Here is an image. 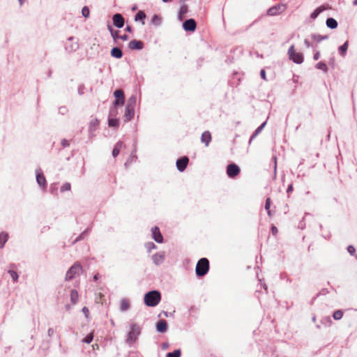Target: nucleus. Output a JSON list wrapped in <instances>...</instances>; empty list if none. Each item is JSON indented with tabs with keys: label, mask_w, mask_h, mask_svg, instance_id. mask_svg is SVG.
<instances>
[{
	"label": "nucleus",
	"mask_w": 357,
	"mask_h": 357,
	"mask_svg": "<svg viewBox=\"0 0 357 357\" xmlns=\"http://www.w3.org/2000/svg\"><path fill=\"white\" fill-rule=\"evenodd\" d=\"M161 301V294L158 290H151L146 292L144 296V304L148 307H155Z\"/></svg>",
	"instance_id": "1"
},
{
	"label": "nucleus",
	"mask_w": 357,
	"mask_h": 357,
	"mask_svg": "<svg viewBox=\"0 0 357 357\" xmlns=\"http://www.w3.org/2000/svg\"><path fill=\"white\" fill-rule=\"evenodd\" d=\"M209 260L207 258L202 257L199 259L195 268V273L197 278H200L206 275L209 271Z\"/></svg>",
	"instance_id": "2"
},
{
	"label": "nucleus",
	"mask_w": 357,
	"mask_h": 357,
	"mask_svg": "<svg viewBox=\"0 0 357 357\" xmlns=\"http://www.w3.org/2000/svg\"><path fill=\"white\" fill-rule=\"evenodd\" d=\"M82 273V266L79 262L77 261L66 272L65 280L66 281H69L75 279Z\"/></svg>",
	"instance_id": "3"
},
{
	"label": "nucleus",
	"mask_w": 357,
	"mask_h": 357,
	"mask_svg": "<svg viewBox=\"0 0 357 357\" xmlns=\"http://www.w3.org/2000/svg\"><path fill=\"white\" fill-rule=\"evenodd\" d=\"M288 56L289 59L296 64H301L304 61L303 54L296 52L294 45H291L289 48Z\"/></svg>",
	"instance_id": "4"
},
{
	"label": "nucleus",
	"mask_w": 357,
	"mask_h": 357,
	"mask_svg": "<svg viewBox=\"0 0 357 357\" xmlns=\"http://www.w3.org/2000/svg\"><path fill=\"white\" fill-rule=\"evenodd\" d=\"M141 332L140 328L136 324L130 325V331L128 333L127 342L131 344L137 340Z\"/></svg>",
	"instance_id": "5"
},
{
	"label": "nucleus",
	"mask_w": 357,
	"mask_h": 357,
	"mask_svg": "<svg viewBox=\"0 0 357 357\" xmlns=\"http://www.w3.org/2000/svg\"><path fill=\"white\" fill-rule=\"evenodd\" d=\"M64 47L68 53L75 52L79 48L78 40L73 37H69L64 44Z\"/></svg>",
	"instance_id": "6"
},
{
	"label": "nucleus",
	"mask_w": 357,
	"mask_h": 357,
	"mask_svg": "<svg viewBox=\"0 0 357 357\" xmlns=\"http://www.w3.org/2000/svg\"><path fill=\"white\" fill-rule=\"evenodd\" d=\"M226 173L229 178H235L241 173V169L236 163L231 162L226 167Z\"/></svg>",
	"instance_id": "7"
},
{
	"label": "nucleus",
	"mask_w": 357,
	"mask_h": 357,
	"mask_svg": "<svg viewBox=\"0 0 357 357\" xmlns=\"http://www.w3.org/2000/svg\"><path fill=\"white\" fill-rule=\"evenodd\" d=\"M113 96L115 100L112 104L115 106H123L125 104V95L122 89H119L114 91Z\"/></svg>",
	"instance_id": "8"
},
{
	"label": "nucleus",
	"mask_w": 357,
	"mask_h": 357,
	"mask_svg": "<svg viewBox=\"0 0 357 357\" xmlns=\"http://www.w3.org/2000/svg\"><path fill=\"white\" fill-rule=\"evenodd\" d=\"M113 26L118 29L123 28L125 24V18L119 13H114L112 17Z\"/></svg>",
	"instance_id": "9"
},
{
	"label": "nucleus",
	"mask_w": 357,
	"mask_h": 357,
	"mask_svg": "<svg viewBox=\"0 0 357 357\" xmlns=\"http://www.w3.org/2000/svg\"><path fill=\"white\" fill-rule=\"evenodd\" d=\"M183 29L185 31L194 32L197 28V22L195 19L189 18L183 22Z\"/></svg>",
	"instance_id": "10"
},
{
	"label": "nucleus",
	"mask_w": 357,
	"mask_h": 357,
	"mask_svg": "<svg viewBox=\"0 0 357 357\" xmlns=\"http://www.w3.org/2000/svg\"><path fill=\"white\" fill-rule=\"evenodd\" d=\"M189 162V158L188 156H182L176 160V165L178 172H183L187 168Z\"/></svg>",
	"instance_id": "11"
},
{
	"label": "nucleus",
	"mask_w": 357,
	"mask_h": 357,
	"mask_svg": "<svg viewBox=\"0 0 357 357\" xmlns=\"http://www.w3.org/2000/svg\"><path fill=\"white\" fill-rule=\"evenodd\" d=\"M285 8L286 7H285L284 4H282V3L276 4L273 6L269 8L266 11V13L269 16L277 15L281 13L282 12H283L285 10Z\"/></svg>",
	"instance_id": "12"
},
{
	"label": "nucleus",
	"mask_w": 357,
	"mask_h": 357,
	"mask_svg": "<svg viewBox=\"0 0 357 357\" xmlns=\"http://www.w3.org/2000/svg\"><path fill=\"white\" fill-rule=\"evenodd\" d=\"M151 236L152 238L158 243H162L164 241L163 236L158 226H154L151 228Z\"/></svg>",
	"instance_id": "13"
},
{
	"label": "nucleus",
	"mask_w": 357,
	"mask_h": 357,
	"mask_svg": "<svg viewBox=\"0 0 357 357\" xmlns=\"http://www.w3.org/2000/svg\"><path fill=\"white\" fill-rule=\"evenodd\" d=\"M165 259V252L164 251L158 252L152 255L151 259L155 266L162 264Z\"/></svg>",
	"instance_id": "14"
},
{
	"label": "nucleus",
	"mask_w": 357,
	"mask_h": 357,
	"mask_svg": "<svg viewBox=\"0 0 357 357\" xmlns=\"http://www.w3.org/2000/svg\"><path fill=\"white\" fill-rule=\"evenodd\" d=\"M156 331L159 333H165L168 329V324L166 320L160 319L155 324Z\"/></svg>",
	"instance_id": "15"
},
{
	"label": "nucleus",
	"mask_w": 357,
	"mask_h": 357,
	"mask_svg": "<svg viewBox=\"0 0 357 357\" xmlns=\"http://www.w3.org/2000/svg\"><path fill=\"white\" fill-rule=\"evenodd\" d=\"M144 44L139 40H132L128 43V48L132 50H141L144 48Z\"/></svg>",
	"instance_id": "16"
},
{
	"label": "nucleus",
	"mask_w": 357,
	"mask_h": 357,
	"mask_svg": "<svg viewBox=\"0 0 357 357\" xmlns=\"http://www.w3.org/2000/svg\"><path fill=\"white\" fill-rule=\"evenodd\" d=\"M135 115V108L128 107L126 106L125 113L123 115V121L125 123H127L131 121Z\"/></svg>",
	"instance_id": "17"
},
{
	"label": "nucleus",
	"mask_w": 357,
	"mask_h": 357,
	"mask_svg": "<svg viewBox=\"0 0 357 357\" xmlns=\"http://www.w3.org/2000/svg\"><path fill=\"white\" fill-rule=\"evenodd\" d=\"M36 181H37L38 184L43 188L46 187V185H47L46 178H45L43 173L40 171V169H37L36 172Z\"/></svg>",
	"instance_id": "18"
},
{
	"label": "nucleus",
	"mask_w": 357,
	"mask_h": 357,
	"mask_svg": "<svg viewBox=\"0 0 357 357\" xmlns=\"http://www.w3.org/2000/svg\"><path fill=\"white\" fill-rule=\"evenodd\" d=\"M15 268H16V264H10L8 273L10 275L13 282H17L19 279V274L15 270Z\"/></svg>",
	"instance_id": "19"
},
{
	"label": "nucleus",
	"mask_w": 357,
	"mask_h": 357,
	"mask_svg": "<svg viewBox=\"0 0 357 357\" xmlns=\"http://www.w3.org/2000/svg\"><path fill=\"white\" fill-rule=\"evenodd\" d=\"M110 54L113 58L121 59L123 56L122 50L119 47H114L112 48Z\"/></svg>",
	"instance_id": "20"
},
{
	"label": "nucleus",
	"mask_w": 357,
	"mask_h": 357,
	"mask_svg": "<svg viewBox=\"0 0 357 357\" xmlns=\"http://www.w3.org/2000/svg\"><path fill=\"white\" fill-rule=\"evenodd\" d=\"M201 141H202V143H204L205 144L206 146H208L209 143L211 141V132L209 131H208V130L204 131L202 134Z\"/></svg>",
	"instance_id": "21"
},
{
	"label": "nucleus",
	"mask_w": 357,
	"mask_h": 357,
	"mask_svg": "<svg viewBox=\"0 0 357 357\" xmlns=\"http://www.w3.org/2000/svg\"><path fill=\"white\" fill-rule=\"evenodd\" d=\"M266 125V121L263 122L252 133L251 135L248 144H250L252 141L263 130Z\"/></svg>",
	"instance_id": "22"
},
{
	"label": "nucleus",
	"mask_w": 357,
	"mask_h": 357,
	"mask_svg": "<svg viewBox=\"0 0 357 357\" xmlns=\"http://www.w3.org/2000/svg\"><path fill=\"white\" fill-rule=\"evenodd\" d=\"M146 17V13L143 10H139L135 15L134 20L135 22H141L142 24H145V19Z\"/></svg>",
	"instance_id": "23"
},
{
	"label": "nucleus",
	"mask_w": 357,
	"mask_h": 357,
	"mask_svg": "<svg viewBox=\"0 0 357 357\" xmlns=\"http://www.w3.org/2000/svg\"><path fill=\"white\" fill-rule=\"evenodd\" d=\"M326 24L327 27L331 29H335L338 26L337 20L333 17H328L326 21Z\"/></svg>",
	"instance_id": "24"
},
{
	"label": "nucleus",
	"mask_w": 357,
	"mask_h": 357,
	"mask_svg": "<svg viewBox=\"0 0 357 357\" xmlns=\"http://www.w3.org/2000/svg\"><path fill=\"white\" fill-rule=\"evenodd\" d=\"M188 7L186 4H183L178 10V19L179 21H182L183 20L184 15L188 13Z\"/></svg>",
	"instance_id": "25"
},
{
	"label": "nucleus",
	"mask_w": 357,
	"mask_h": 357,
	"mask_svg": "<svg viewBox=\"0 0 357 357\" xmlns=\"http://www.w3.org/2000/svg\"><path fill=\"white\" fill-rule=\"evenodd\" d=\"M120 120L116 117L108 118V126L110 128L116 129L119 127Z\"/></svg>",
	"instance_id": "26"
},
{
	"label": "nucleus",
	"mask_w": 357,
	"mask_h": 357,
	"mask_svg": "<svg viewBox=\"0 0 357 357\" xmlns=\"http://www.w3.org/2000/svg\"><path fill=\"white\" fill-rule=\"evenodd\" d=\"M8 234L5 231H1L0 233V248L2 249L4 248L6 243L8 240Z\"/></svg>",
	"instance_id": "27"
},
{
	"label": "nucleus",
	"mask_w": 357,
	"mask_h": 357,
	"mask_svg": "<svg viewBox=\"0 0 357 357\" xmlns=\"http://www.w3.org/2000/svg\"><path fill=\"white\" fill-rule=\"evenodd\" d=\"M349 47V42L345 41L342 45L338 47V52L340 56H344L347 54V50Z\"/></svg>",
	"instance_id": "28"
},
{
	"label": "nucleus",
	"mask_w": 357,
	"mask_h": 357,
	"mask_svg": "<svg viewBox=\"0 0 357 357\" xmlns=\"http://www.w3.org/2000/svg\"><path fill=\"white\" fill-rule=\"evenodd\" d=\"M130 301L127 298H123L121 301V305H120V310L121 311H126L130 308Z\"/></svg>",
	"instance_id": "29"
},
{
	"label": "nucleus",
	"mask_w": 357,
	"mask_h": 357,
	"mask_svg": "<svg viewBox=\"0 0 357 357\" xmlns=\"http://www.w3.org/2000/svg\"><path fill=\"white\" fill-rule=\"evenodd\" d=\"M311 38L317 43H320L324 40H327L328 38V35L322 36L321 34L312 33L311 35Z\"/></svg>",
	"instance_id": "30"
},
{
	"label": "nucleus",
	"mask_w": 357,
	"mask_h": 357,
	"mask_svg": "<svg viewBox=\"0 0 357 357\" xmlns=\"http://www.w3.org/2000/svg\"><path fill=\"white\" fill-rule=\"evenodd\" d=\"M151 23L155 26H160L162 23L161 17L157 14H154L151 17Z\"/></svg>",
	"instance_id": "31"
},
{
	"label": "nucleus",
	"mask_w": 357,
	"mask_h": 357,
	"mask_svg": "<svg viewBox=\"0 0 357 357\" xmlns=\"http://www.w3.org/2000/svg\"><path fill=\"white\" fill-rule=\"evenodd\" d=\"M315 68L317 69L322 70L324 73H327L328 71V68L324 61H319L317 63H316Z\"/></svg>",
	"instance_id": "32"
},
{
	"label": "nucleus",
	"mask_w": 357,
	"mask_h": 357,
	"mask_svg": "<svg viewBox=\"0 0 357 357\" xmlns=\"http://www.w3.org/2000/svg\"><path fill=\"white\" fill-rule=\"evenodd\" d=\"M324 10V8L323 6H319L314 9L313 12L310 14V17L312 20H315L321 13Z\"/></svg>",
	"instance_id": "33"
},
{
	"label": "nucleus",
	"mask_w": 357,
	"mask_h": 357,
	"mask_svg": "<svg viewBox=\"0 0 357 357\" xmlns=\"http://www.w3.org/2000/svg\"><path fill=\"white\" fill-rule=\"evenodd\" d=\"M136 102H137V97L135 95H132L128 98L126 106L128 107L135 108Z\"/></svg>",
	"instance_id": "34"
},
{
	"label": "nucleus",
	"mask_w": 357,
	"mask_h": 357,
	"mask_svg": "<svg viewBox=\"0 0 357 357\" xmlns=\"http://www.w3.org/2000/svg\"><path fill=\"white\" fill-rule=\"evenodd\" d=\"M119 107V106H115L113 105H112V107L109 109L108 118L116 117V116L118 114V107Z\"/></svg>",
	"instance_id": "35"
},
{
	"label": "nucleus",
	"mask_w": 357,
	"mask_h": 357,
	"mask_svg": "<svg viewBox=\"0 0 357 357\" xmlns=\"http://www.w3.org/2000/svg\"><path fill=\"white\" fill-rule=\"evenodd\" d=\"M78 293L76 290L72 289L70 291V301L73 304H76L78 301Z\"/></svg>",
	"instance_id": "36"
},
{
	"label": "nucleus",
	"mask_w": 357,
	"mask_h": 357,
	"mask_svg": "<svg viewBox=\"0 0 357 357\" xmlns=\"http://www.w3.org/2000/svg\"><path fill=\"white\" fill-rule=\"evenodd\" d=\"M181 350L180 349H177L174 350L172 352H168L166 354L165 357H181Z\"/></svg>",
	"instance_id": "37"
},
{
	"label": "nucleus",
	"mask_w": 357,
	"mask_h": 357,
	"mask_svg": "<svg viewBox=\"0 0 357 357\" xmlns=\"http://www.w3.org/2000/svg\"><path fill=\"white\" fill-rule=\"evenodd\" d=\"M88 233V228H86L82 234H80L73 242L72 244H75L76 242L80 241L85 238Z\"/></svg>",
	"instance_id": "38"
},
{
	"label": "nucleus",
	"mask_w": 357,
	"mask_h": 357,
	"mask_svg": "<svg viewBox=\"0 0 357 357\" xmlns=\"http://www.w3.org/2000/svg\"><path fill=\"white\" fill-rule=\"evenodd\" d=\"M342 317H343V312L341 310H337L334 311L333 313V318L335 320H340L342 318Z\"/></svg>",
	"instance_id": "39"
},
{
	"label": "nucleus",
	"mask_w": 357,
	"mask_h": 357,
	"mask_svg": "<svg viewBox=\"0 0 357 357\" xmlns=\"http://www.w3.org/2000/svg\"><path fill=\"white\" fill-rule=\"evenodd\" d=\"M145 248L148 252H150L153 249H157V245L153 242H148L145 243Z\"/></svg>",
	"instance_id": "40"
},
{
	"label": "nucleus",
	"mask_w": 357,
	"mask_h": 357,
	"mask_svg": "<svg viewBox=\"0 0 357 357\" xmlns=\"http://www.w3.org/2000/svg\"><path fill=\"white\" fill-rule=\"evenodd\" d=\"M71 189V185L70 183L66 182L62 185L61 187V192H64L66 191H70Z\"/></svg>",
	"instance_id": "41"
},
{
	"label": "nucleus",
	"mask_w": 357,
	"mask_h": 357,
	"mask_svg": "<svg viewBox=\"0 0 357 357\" xmlns=\"http://www.w3.org/2000/svg\"><path fill=\"white\" fill-rule=\"evenodd\" d=\"M321 324H324L326 326H330L332 324V320L330 317H326L322 319Z\"/></svg>",
	"instance_id": "42"
},
{
	"label": "nucleus",
	"mask_w": 357,
	"mask_h": 357,
	"mask_svg": "<svg viewBox=\"0 0 357 357\" xmlns=\"http://www.w3.org/2000/svg\"><path fill=\"white\" fill-rule=\"evenodd\" d=\"M347 252L352 256H355L357 258V255H356V248L352 245H349L347 248Z\"/></svg>",
	"instance_id": "43"
},
{
	"label": "nucleus",
	"mask_w": 357,
	"mask_h": 357,
	"mask_svg": "<svg viewBox=\"0 0 357 357\" xmlns=\"http://www.w3.org/2000/svg\"><path fill=\"white\" fill-rule=\"evenodd\" d=\"M111 36L112 37L114 43H116L117 40L119 39V36H120L119 31L114 30V31H112Z\"/></svg>",
	"instance_id": "44"
},
{
	"label": "nucleus",
	"mask_w": 357,
	"mask_h": 357,
	"mask_svg": "<svg viewBox=\"0 0 357 357\" xmlns=\"http://www.w3.org/2000/svg\"><path fill=\"white\" fill-rule=\"evenodd\" d=\"M82 15L84 17L89 16V8L87 6H84L82 9Z\"/></svg>",
	"instance_id": "45"
},
{
	"label": "nucleus",
	"mask_w": 357,
	"mask_h": 357,
	"mask_svg": "<svg viewBox=\"0 0 357 357\" xmlns=\"http://www.w3.org/2000/svg\"><path fill=\"white\" fill-rule=\"evenodd\" d=\"M114 148H117V149H119V151H121L122 149H125L126 148V145L125 144L123 143V142L119 140V142H117L114 146Z\"/></svg>",
	"instance_id": "46"
},
{
	"label": "nucleus",
	"mask_w": 357,
	"mask_h": 357,
	"mask_svg": "<svg viewBox=\"0 0 357 357\" xmlns=\"http://www.w3.org/2000/svg\"><path fill=\"white\" fill-rule=\"evenodd\" d=\"M271 206V199L270 197H267L265 201L264 208L266 211L270 210Z\"/></svg>",
	"instance_id": "47"
},
{
	"label": "nucleus",
	"mask_w": 357,
	"mask_h": 357,
	"mask_svg": "<svg viewBox=\"0 0 357 357\" xmlns=\"http://www.w3.org/2000/svg\"><path fill=\"white\" fill-rule=\"evenodd\" d=\"M99 124V121L97 119H94L91 120V132L92 131L93 128L97 126Z\"/></svg>",
	"instance_id": "48"
},
{
	"label": "nucleus",
	"mask_w": 357,
	"mask_h": 357,
	"mask_svg": "<svg viewBox=\"0 0 357 357\" xmlns=\"http://www.w3.org/2000/svg\"><path fill=\"white\" fill-rule=\"evenodd\" d=\"M68 109L66 106H61L59 108V114L64 115L68 112Z\"/></svg>",
	"instance_id": "49"
},
{
	"label": "nucleus",
	"mask_w": 357,
	"mask_h": 357,
	"mask_svg": "<svg viewBox=\"0 0 357 357\" xmlns=\"http://www.w3.org/2000/svg\"><path fill=\"white\" fill-rule=\"evenodd\" d=\"M304 44L305 45V47H307V48H309L310 47H312L313 50H315L317 49V46H313L308 39H305L304 40Z\"/></svg>",
	"instance_id": "50"
},
{
	"label": "nucleus",
	"mask_w": 357,
	"mask_h": 357,
	"mask_svg": "<svg viewBox=\"0 0 357 357\" xmlns=\"http://www.w3.org/2000/svg\"><path fill=\"white\" fill-rule=\"evenodd\" d=\"M86 88L84 85L81 84L78 86L77 92L79 95H83L84 93Z\"/></svg>",
	"instance_id": "51"
},
{
	"label": "nucleus",
	"mask_w": 357,
	"mask_h": 357,
	"mask_svg": "<svg viewBox=\"0 0 357 357\" xmlns=\"http://www.w3.org/2000/svg\"><path fill=\"white\" fill-rule=\"evenodd\" d=\"M61 146L63 147V148H66V147H68L69 146L70 144H69V141L66 139H63L61 141Z\"/></svg>",
	"instance_id": "52"
},
{
	"label": "nucleus",
	"mask_w": 357,
	"mask_h": 357,
	"mask_svg": "<svg viewBox=\"0 0 357 357\" xmlns=\"http://www.w3.org/2000/svg\"><path fill=\"white\" fill-rule=\"evenodd\" d=\"M271 231L273 236H275L278 234V228L274 225H271Z\"/></svg>",
	"instance_id": "53"
},
{
	"label": "nucleus",
	"mask_w": 357,
	"mask_h": 357,
	"mask_svg": "<svg viewBox=\"0 0 357 357\" xmlns=\"http://www.w3.org/2000/svg\"><path fill=\"white\" fill-rule=\"evenodd\" d=\"M314 51H315V52L313 55V59L314 61H317L320 58V52L317 51L316 50Z\"/></svg>",
	"instance_id": "54"
},
{
	"label": "nucleus",
	"mask_w": 357,
	"mask_h": 357,
	"mask_svg": "<svg viewBox=\"0 0 357 357\" xmlns=\"http://www.w3.org/2000/svg\"><path fill=\"white\" fill-rule=\"evenodd\" d=\"M119 153H120L119 149H117V148L114 147V149L112 150V156L114 158H116L119 155Z\"/></svg>",
	"instance_id": "55"
},
{
	"label": "nucleus",
	"mask_w": 357,
	"mask_h": 357,
	"mask_svg": "<svg viewBox=\"0 0 357 357\" xmlns=\"http://www.w3.org/2000/svg\"><path fill=\"white\" fill-rule=\"evenodd\" d=\"M260 77L264 80H266V75L264 69H261L260 71Z\"/></svg>",
	"instance_id": "56"
},
{
	"label": "nucleus",
	"mask_w": 357,
	"mask_h": 357,
	"mask_svg": "<svg viewBox=\"0 0 357 357\" xmlns=\"http://www.w3.org/2000/svg\"><path fill=\"white\" fill-rule=\"evenodd\" d=\"M175 311H173L172 312H166V311H162V314L165 315V317H173L174 316V314Z\"/></svg>",
	"instance_id": "57"
},
{
	"label": "nucleus",
	"mask_w": 357,
	"mask_h": 357,
	"mask_svg": "<svg viewBox=\"0 0 357 357\" xmlns=\"http://www.w3.org/2000/svg\"><path fill=\"white\" fill-rule=\"evenodd\" d=\"M100 278V275L99 273H96L93 277V281L95 282H98L99 279Z\"/></svg>",
	"instance_id": "58"
},
{
	"label": "nucleus",
	"mask_w": 357,
	"mask_h": 357,
	"mask_svg": "<svg viewBox=\"0 0 357 357\" xmlns=\"http://www.w3.org/2000/svg\"><path fill=\"white\" fill-rule=\"evenodd\" d=\"M329 65L332 67V68H335V58L331 57L329 59Z\"/></svg>",
	"instance_id": "59"
},
{
	"label": "nucleus",
	"mask_w": 357,
	"mask_h": 357,
	"mask_svg": "<svg viewBox=\"0 0 357 357\" xmlns=\"http://www.w3.org/2000/svg\"><path fill=\"white\" fill-rule=\"evenodd\" d=\"M119 39H121L123 41H126L129 39V36L127 34L121 35L119 36Z\"/></svg>",
	"instance_id": "60"
},
{
	"label": "nucleus",
	"mask_w": 357,
	"mask_h": 357,
	"mask_svg": "<svg viewBox=\"0 0 357 357\" xmlns=\"http://www.w3.org/2000/svg\"><path fill=\"white\" fill-rule=\"evenodd\" d=\"M294 190V187H293V184L291 183L288 185L287 188V193L289 194L291 193Z\"/></svg>",
	"instance_id": "61"
},
{
	"label": "nucleus",
	"mask_w": 357,
	"mask_h": 357,
	"mask_svg": "<svg viewBox=\"0 0 357 357\" xmlns=\"http://www.w3.org/2000/svg\"><path fill=\"white\" fill-rule=\"evenodd\" d=\"M82 312L84 313L85 314V317L86 318L89 317V314H88V312H89V308L86 306H84L83 308H82Z\"/></svg>",
	"instance_id": "62"
},
{
	"label": "nucleus",
	"mask_w": 357,
	"mask_h": 357,
	"mask_svg": "<svg viewBox=\"0 0 357 357\" xmlns=\"http://www.w3.org/2000/svg\"><path fill=\"white\" fill-rule=\"evenodd\" d=\"M54 333V331L52 328H50L47 331V335L49 337H52Z\"/></svg>",
	"instance_id": "63"
},
{
	"label": "nucleus",
	"mask_w": 357,
	"mask_h": 357,
	"mask_svg": "<svg viewBox=\"0 0 357 357\" xmlns=\"http://www.w3.org/2000/svg\"><path fill=\"white\" fill-rule=\"evenodd\" d=\"M107 29L109 31L110 34L112 33V31L115 30V29H114L112 25H111L109 22L107 23Z\"/></svg>",
	"instance_id": "64"
}]
</instances>
